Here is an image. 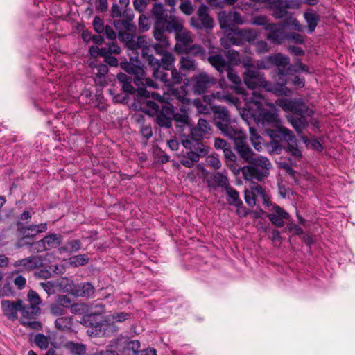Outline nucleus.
Listing matches in <instances>:
<instances>
[{"mask_svg":"<svg viewBox=\"0 0 355 355\" xmlns=\"http://www.w3.org/2000/svg\"><path fill=\"white\" fill-rule=\"evenodd\" d=\"M217 126L225 136L234 141L237 153L249 164L241 169L243 178L248 181L256 180L261 182L268 177L271 162L267 157L254 154L247 144L245 133L236 125L230 123H217Z\"/></svg>","mask_w":355,"mask_h":355,"instance_id":"obj_1","label":"nucleus"},{"mask_svg":"<svg viewBox=\"0 0 355 355\" xmlns=\"http://www.w3.org/2000/svg\"><path fill=\"white\" fill-rule=\"evenodd\" d=\"M243 79L245 85L252 91L245 92V89L239 86H235L233 89L237 94H243L248 110H260L265 103V98L258 92L254 91L255 88L262 87L269 92L277 91L270 83L266 81L263 74L257 70L248 69L243 75Z\"/></svg>","mask_w":355,"mask_h":355,"instance_id":"obj_2","label":"nucleus"},{"mask_svg":"<svg viewBox=\"0 0 355 355\" xmlns=\"http://www.w3.org/2000/svg\"><path fill=\"white\" fill-rule=\"evenodd\" d=\"M130 62H121V67L128 73L135 76L134 83L139 87L137 89V95L145 98H148L150 96H152L153 98L156 99L159 102H165L166 98L164 96H162L157 92H150L146 90V88L139 87L141 85L155 88L157 87V84L150 78H146L144 69L140 66L141 63L137 58L134 59L132 56H130Z\"/></svg>","mask_w":355,"mask_h":355,"instance_id":"obj_3","label":"nucleus"},{"mask_svg":"<svg viewBox=\"0 0 355 355\" xmlns=\"http://www.w3.org/2000/svg\"><path fill=\"white\" fill-rule=\"evenodd\" d=\"M263 105H266L272 108H275L273 103H268L265 100V103ZM250 111V115L254 116L256 112L260 111L258 117H257V123H261L263 125H272L275 128V129H266V132L267 135L270 137L269 132L272 131L275 133H279V130L281 129L280 128H285L279 118L278 114L277 113V110L274 109V110H249Z\"/></svg>","mask_w":355,"mask_h":355,"instance_id":"obj_4","label":"nucleus"},{"mask_svg":"<svg viewBox=\"0 0 355 355\" xmlns=\"http://www.w3.org/2000/svg\"><path fill=\"white\" fill-rule=\"evenodd\" d=\"M19 313L21 317L19 319L21 325L27 329L39 331L42 328L40 322L35 320L36 317L40 313V309L36 308L28 304H24L21 300V307L20 308Z\"/></svg>","mask_w":355,"mask_h":355,"instance_id":"obj_5","label":"nucleus"},{"mask_svg":"<svg viewBox=\"0 0 355 355\" xmlns=\"http://www.w3.org/2000/svg\"><path fill=\"white\" fill-rule=\"evenodd\" d=\"M162 10L158 5H153L152 8V15L155 19L153 26V36L154 38L163 45L168 46V37L166 34L167 31L166 26L164 24V14L162 12Z\"/></svg>","mask_w":355,"mask_h":355,"instance_id":"obj_6","label":"nucleus"},{"mask_svg":"<svg viewBox=\"0 0 355 355\" xmlns=\"http://www.w3.org/2000/svg\"><path fill=\"white\" fill-rule=\"evenodd\" d=\"M217 82L216 78L205 71L200 72L191 78L192 89L196 94L205 93L207 89L215 85Z\"/></svg>","mask_w":355,"mask_h":355,"instance_id":"obj_7","label":"nucleus"},{"mask_svg":"<svg viewBox=\"0 0 355 355\" xmlns=\"http://www.w3.org/2000/svg\"><path fill=\"white\" fill-rule=\"evenodd\" d=\"M182 143L185 148L189 150L184 157L195 163L199 161L200 157L205 156L208 153L209 148L196 139L186 138L182 139Z\"/></svg>","mask_w":355,"mask_h":355,"instance_id":"obj_8","label":"nucleus"},{"mask_svg":"<svg viewBox=\"0 0 355 355\" xmlns=\"http://www.w3.org/2000/svg\"><path fill=\"white\" fill-rule=\"evenodd\" d=\"M277 105L282 108L285 112H291L299 116L302 114L313 115V110L309 108L305 103L300 100H289L287 98H279L275 101Z\"/></svg>","mask_w":355,"mask_h":355,"instance_id":"obj_9","label":"nucleus"},{"mask_svg":"<svg viewBox=\"0 0 355 355\" xmlns=\"http://www.w3.org/2000/svg\"><path fill=\"white\" fill-rule=\"evenodd\" d=\"M279 133H275L270 131V137L272 139H284L287 142V151L291 155L297 157H302L301 150L298 148L297 142L295 136L293 134L292 131L287 128H280Z\"/></svg>","mask_w":355,"mask_h":355,"instance_id":"obj_10","label":"nucleus"},{"mask_svg":"<svg viewBox=\"0 0 355 355\" xmlns=\"http://www.w3.org/2000/svg\"><path fill=\"white\" fill-rule=\"evenodd\" d=\"M218 21L222 29L229 28L233 25H242L245 19L241 15L236 11H220L218 13Z\"/></svg>","mask_w":355,"mask_h":355,"instance_id":"obj_11","label":"nucleus"},{"mask_svg":"<svg viewBox=\"0 0 355 355\" xmlns=\"http://www.w3.org/2000/svg\"><path fill=\"white\" fill-rule=\"evenodd\" d=\"M198 17H191L190 19L191 25L197 29L211 28H213V19L208 13V8L204 5L199 7Z\"/></svg>","mask_w":355,"mask_h":355,"instance_id":"obj_12","label":"nucleus"},{"mask_svg":"<svg viewBox=\"0 0 355 355\" xmlns=\"http://www.w3.org/2000/svg\"><path fill=\"white\" fill-rule=\"evenodd\" d=\"M21 307V299L15 300H3L1 302V308L3 315L11 321H15L19 319L18 313H19Z\"/></svg>","mask_w":355,"mask_h":355,"instance_id":"obj_13","label":"nucleus"},{"mask_svg":"<svg viewBox=\"0 0 355 355\" xmlns=\"http://www.w3.org/2000/svg\"><path fill=\"white\" fill-rule=\"evenodd\" d=\"M129 45H130V50L132 52H137V51L140 50L142 57L146 58L148 62V64H150V57L154 58V56L150 54L152 44L146 36L141 35L137 37L136 40L134 42H130Z\"/></svg>","mask_w":355,"mask_h":355,"instance_id":"obj_14","label":"nucleus"},{"mask_svg":"<svg viewBox=\"0 0 355 355\" xmlns=\"http://www.w3.org/2000/svg\"><path fill=\"white\" fill-rule=\"evenodd\" d=\"M62 236L60 234H50L42 239L34 243L37 252H43L55 248L62 243Z\"/></svg>","mask_w":355,"mask_h":355,"instance_id":"obj_15","label":"nucleus"},{"mask_svg":"<svg viewBox=\"0 0 355 355\" xmlns=\"http://www.w3.org/2000/svg\"><path fill=\"white\" fill-rule=\"evenodd\" d=\"M154 5H158L161 7L164 15V24L166 26L167 32L174 31L175 33L178 31H182L184 28V20L179 17L175 15H168L163 5L161 3H155Z\"/></svg>","mask_w":355,"mask_h":355,"instance_id":"obj_16","label":"nucleus"},{"mask_svg":"<svg viewBox=\"0 0 355 355\" xmlns=\"http://www.w3.org/2000/svg\"><path fill=\"white\" fill-rule=\"evenodd\" d=\"M211 126L210 123L203 119H200L196 127L191 129V137L188 139H196L198 141L211 134Z\"/></svg>","mask_w":355,"mask_h":355,"instance_id":"obj_17","label":"nucleus"},{"mask_svg":"<svg viewBox=\"0 0 355 355\" xmlns=\"http://www.w3.org/2000/svg\"><path fill=\"white\" fill-rule=\"evenodd\" d=\"M289 217L290 214L277 205L272 206V212L268 214V219L277 227H283L285 225L284 220Z\"/></svg>","mask_w":355,"mask_h":355,"instance_id":"obj_18","label":"nucleus"},{"mask_svg":"<svg viewBox=\"0 0 355 355\" xmlns=\"http://www.w3.org/2000/svg\"><path fill=\"white\" fill-rule=\"evenodd\" d=\"M268 33L266 38L275 44H281L284 39V27L280 24L270 23L267 27H265Z\"/></svg>","mask_w":355,"mask_h":355,"instance_id":"obj_19","label":"nucleus"},{"mask_svg":"<svg viewBox=\"0 0 355 355\" xmlns=\"http://www.w3.org/2000/svg\"><path fill=\"white\" fill-rule=\"evenodd\" d=\"M149 65L153 69V76L155 79L159 80L166 87H171V84L167 83L168 80H171L170 75L160 69L159 60L158 59H156L155 58L150 57Z\"/></svg>","mask_w":355,"mask_h":355,"instance_id":"obj_20","label":"nucleus"},{"mask_svg":"<svg viewBox=\"0 0 355 355\" xmlns=\"http://www.w3.org/2000/svg\"><path fill=\"white\" fill-rule=\"evenodd\" d=\"M173 108L170 105H164L157 112L156 116L157 123L164 128H170L172 125Z\"/></svg>","mask_w":355,"mask_h":355,"instance_id":"obj_21","label":"nucleus"},{"mask_svg":"<svg viewBox=\"0 0 355 355\" xmlns=\"http://www.w3.org/2000/svg\"><path fill=\"white\" fill-rule=\"evenodd\" d=\"M313 115L302 114L297 116H288V121L291 123L293 128L298 133L301 132L309 124V119Z\"/></svg>","mask_w":355,"mask_h":355,"instance_id":"obj_22","label":"nucleus"},{"mask_svg":"<svg viewBox=\"0 0 355 355\" xmlns=\"http://www.w3.org/2000/svg\"><path fill=\"white\" fill-rule=\"evenodd\" d=\"M47 230L46 223L32 225L19 228L20 234L24 238H33L39 233L44 232Z\"/></svg>","mask_w":355,"mask_h":355,"instance_id":"obj_23","label":"nucleus"},{"mask_svg":"<svg viewBox=\"0 0 355 355\" xmlns=\"http://www.w3.org/2000/svg\"><path fill=\"white\" fill-rule=\"evenodd\" d=\"M42 264V260L39 257L32 256L15 261L13 266L15 268H22L29 270L39 267Z\"/></svg>","mask_w":355,"mask_h":355,"instance_id":"obj_24","label":"nucleus"},{"mask_svg":"<svg viewBox=\"0 0 355 355\" xmlns=\"http://www.w3.org/2000/svg\"><path fill=\"white\" fill-rule=\"evenodd\" d=\"M209 187H223L226 189L229 187V180L227 175L216 173L214 174L208 182Z\"/></svg>","mask_w":355,"mask_h":355,"instance_id":"obj_25","label":"nucleus"},{"mask_svg":"<svg viewBox=\"0 0 355 355\" xmlns=\"http://www.w3.org/2000/svg\"><path fill=\"white\" fill-rule=\"evenodd\" d=\"M73 292L77 296L89 297L94 293V288L90 283L84 282L77 285L75 287Z\"/></svg>","mask_w":355,"mask_h":355,"instance_id":"obj_26","label":"nucleus"},{"mask_svg":"<svg viewBox=\"0 0 355 355\" xmlns=\"http://www.w3.org/2000/svg\"><path fill=\"white\" fill-rule=\"evenodd\" d=\"M209 62L220 73H222L227 68V64L223 55H210L208 58Z\"/></svg>","mask_w":355,"mask_h":355,"instance_id":"obj_27","label":"nucleus"},{"mask_svg":"<svg viewBox=\"0 0 355 355\" xmlns=\"http://www.w3.org/2000/svg\"><path fill=\"white\" fill-rule=\"evenodd\" d=\"M304 17L308 26L309 33H313L318 26L319 16L312 10H308L304 12Z\"/></svg>","mask_w":355,"mask_h":355,"instance_id":"obj_28","label":"nucleus"},{"mask_svg":"<svg viewBox=\"0 0 355 355\" xmlns=\"http://www.w3.org/2000/svg\"><path fill=\"white\" fill-rule=\"evenodd\" d=\"M64 347L71 355H85L86 353V347L82 343L71 341L66 343Z\"/></svg>","mask_w":355,"mask_h":355,"instance_id":"obj_29","label":"nucleus"},{"mask_svg":"<svg viewBox=\"0 0 355 355\" xmlns=\"http://www.w3.org/2000/svg\"><path fill=\"white\" fill-rule=\"evenodd\" d=\"M175 40L183 46H189L193 42L192 34L190 31L184 30L178 31L175 33Z\"/></svg>","mask_w":355,"mask_h":355,"instance_id":"obj_30","label":"nucleus"},{"mask_svg":"<svg viewBox=\"0 0 355 355\" xmlns=\"http://www.w3.org/2000/svg\"><path fill=\"white\" fill-rule=\"evenodd\" d=\"M235 33L236 35L242 39V40H244L249 42L254 40L257 36L256 31L250 28H236Z\"/></svg>","mask_w":355,"mask_h":355,"instance_id":"obj_31","label":"nucleus"},{"mask_svg":"<svg viewBox=\"0 0 355 355\" xmlns=\"http://www.w3.org/2000/svg\"><path fill=\"white\" fill-rule=\"evenodd\" d=\"M212 112L218 116V118L221 120L218 123H230V115L228 110L223 106H211Z\"/></svg>","mask_w":355,"mask_h":355,"instance_id":"obj_32","label":"nucleus"},{"mask_svg":"<svg viewBox=\"0 0 355 355\" xmlns=\"http://www.w3.org/2000/svg\"><path fill=\"white\" fill-rule=\"evenodd\" d=\"M196 69L195 60L189 56H182L180 60V70L191 71Z\"/></svg>","mask_w":355,"mask_h":355,"instance_id":"obj_33","label":"nucleus"},{"mask_svg":"<svg viewBox=\"0 0 355 355\" xmlns=\"http://www.w3.org/2000/svg\"><path fill=\"white\" fill-rule=\"evenodd\" d=\"M225 191L227 196V200L229 204L236 207L241 204V200L239 199V194L234 188L229 186Z\"/></svg>","mask_w":355,"mask_h":355,"instance_id":"obj_34","label":"nucleus"},{"mask_svg":"<svg viewBox=\"0 0 355 355\" xmlns=\"http://www.w3.org/2000/svg\"><path fill=\"white\" fill-rule=\"evenodd\" d=\"M119 81L122 84V89L126 93L132 94L135 89L131 85V78L123 73H119L117 75Z\"/></svg>","mask_w":355,"mask_h":355,"instance_id":"obj_35","label":"nucleus"},{"mask_svg":"<svg viewBox=\"0 0 355 355\" xmlns=\"http://www.w3.org/2000/svg\"><path fill=\"white\" fill-rule=\"evenodd\" d=\"M269 60L272 61V64L282 67H287L290 63L289 58L282 53H277L274 55L269 56Z\"/></svg>","mask_w":355,"mask_h":355,"instance_id":"obj_36","label":"nucleus"},{"mask_svg":"<svg viewBox=\"0 0 355 355\" xmlns=\"http://www.w3.org/2000/svg\"><path fill=\"white\" fill-rule=\"evenodd\" d=\"M249 132L250 135V141L252 143V145L254 146V148L260 151L262 149V144H261V140L262 138L260 135H258L256 130L254 128L250 127L249 128Z\"/></svg>","mask_w":355,"mask_h":355,"instance_id":"obj_37","label":"nucleus"},{"mask_svg":"<svg viewBox=\"0 0 355 355\" xmlns=\"http://www.w3.org/2000/svg\"><path fill=\"white\" fill-rule=\"evenodd\" d=\"M71 318L69 317H60L55 322L56 328L61 331H66L71 329Z\"/></svg>","mask_w":355,"mask_h":355,"instance_id":"obj_38","label":"nucleus"},{"mask_svg":"<svg viewBox=\"0 0 355 355\" xmlns=\"http://www.w3.org/2000/svg\"><path fill=\"white\" fill-rule=\"evenodd\" d=\"M81 248V243L78 240H71L68 241L60 250L73 253L78 251Z\"/></svg>","mask_w":355,"mask_h":355,"instance_id":"obj_39","label":"nucleus"},{"mask_svg":"<svg viewBox=\"0 0 355 355\" xmlns=\"http://www.w3.org/2000/svg\"><path fill=\"white\" fill-rule=\"evenodd\" d=\"M172 119L176 123V125L180 128L184 127L189 124V116L187 113H176L173 112Z\"/></svg>","mask_w":355,"mask_h":355,"instance_id":"obj_40","label":"nucleus"},{"mask_svg":"<svg viewBox=\"0 0 355 355\" xmlns=\"http://www.w3.org/2000/svg\"><path fill=\"white\" fill-rule=\"evenodd\" d=\"M175 62L173 55L169 52L164 53L160 64H162L164 70H171Z\"/></svg>","mask_w":355,"mask_h":355,"instance_id":"obj_41","label":"nucleus"},{"mask_svg":"<svg viewBox=\"0 0 355 355\" xmlns=\"http://www.w3.org/2000/svg\"><path fill=\"white\" fill-rule=\"evenodd\" d=\"M275 5L290 9H299L301 7V3L297 0H277Z\"/></svg>","mask_w":355,"mask_h":355,"instance_id":"obj_42","label":"nucleus"},{"mask_svg":"<svg viewBox=\"0 0 355 355\" xmlns=\"http://www.w3.org/2000/svg\"><path fill=\"white\" fill-rule=\"evenodd\" d=\"M89 258L85 254H78L69 259V264L73 267L85 265L88 263Z\"/></svg>","mask_w":355,"mask_h":355,"instance_id":"obj_43","label":"nucleus"},{"mask_svg":"<svg viewBox=\"0 0 355 355\" xmlns=\"http://www.w3.org/2000/svg\"><path fill=\"white\" fill-rule=\"evenodd\" d=\"M144 103L146 104V105L148 107V109H150L151 110L150 111V110H146V108L144 107H143L141 105L139 106L136 103H134L133 106H135V109L144 110V112L148 113L149 114H153L155 112H158L159 106L155 102H153L152 101H150V100H146Z\"/></svg>","mask_w":355,"mask_h":355,"instance_id":"obj_44","label":"nucleus"},{"mask_svg":"<svg viewBox=\"0 0 355 355\" xmlns=\"http://www.w3.org/2000/svg\"><path fill=\"white\" fill-rule=\"evenodd\" d=\"M225 55L231 64L237 65L241 63L240 55L236 51L232 49L227 50Z\"/></svg>","mask_w":355,"mask_h":355,"instance_id":"obj_45","label":"nucleus"},{"mask_svg":"<svg viewBox=\"0 0 355 355\" xmlns=\"http://www.w3.org/2000/svg\"><path fill=\"white\" fill-rule=\"evenodd\" d=\"M28 304L40 308L39 305L41 304L42 300L39 295L33 290H30L27 294Z\"/></svg>","mask_w":355,"mask_h":355,"instance_id":"obj_46","label":"nucleus"},{"mask_svg":"<svg viewBox=\"0 0 355 355\" xmlns=\"http://www.w3.org/2000/svg\"><path fill=\"white\" fill-rule=\"evenodd\" d=\"M170 80H168L167 83L171 84V87L175 85L180 84L182 80V76L180 73V71H178L175 68L171 69Z\"/></svg>","mask_w":355,"mask_h":355,"instance_id":"obj_47","label":"nucleus"},{"mask_svg":"<svg viewBox=\"0 0 355 355\" xmlns=\"http://www.w3.org/2000/svg\"><path fill=\"white\" fill-rule=\"evenodd\" d=\"M130 318V314L124 312L117 313L108 316L107 321L110 322H121Z\"/></svg>","mask_w":355,"mask_h":355,"instance_id":"obj_48","label":"nucleus"},{"mask_svg":"<svg viewBox=\"0 0 355 355\" xmlns=\"http://www.w3.org/2000/svg\"><path fill=\"white\" fill-rule=\"evenodd\" d=\"M223 102H225L226 103H227L230 105L234 106L237 109L239 108L240 101H239V98H237L236 96H234L233 94H232L227 92H225V93Z\"/></svg>","mask_w":355,"mask_h":355,"instance_id":"obj_49","label":"nucleus"},{"mask_svg":"<svg viewBox=\"0 0 355 355\" xmlns=\"http://www.w3.org/2000/svg\"><path fill=\"white\" fill-rule=\"evenodd\" d=\"M277 0H269V2L272 3V6L274 7V12H273V16L275 18L280 19L284 17H285L287 14V12L286 10V8H284L282 6H277L275 5Z\"/></svg>","mask_w":355,"mask_h":355,"instance_id":"obj_50","label":"nucleus"},{"mask_svg":"<svg viewBox=\"0 0 355 355\" xmlns=\"http://www.w3.org/2000/svg\"><path fill=\"white\" fill-rule=\"evenodd\" d=\"M35 344L42 349H46L49 345V339L44 334H39L35 336Z\"/></svg>","mask_w":355,"mask_h":355,"instance_id":"obj_51","label":"nucleus"},{"mask_svg":"<svg viewBox=\"0 0 355 355\" xmlns=\"http://www.w3.org/2000/svg\"><path fill=\"white\" fill-rule=\"evenodd\" d=\"M191 104L197 109V111L199 114H208L209 112V109L207 105H205L199 98L194 99Z\"/></svg>","mask_w":355,"mask_h":355,"instance_id":"obj_52","label":"nucleus"},{"mask_svg":"<svg viewBox=\"0 0 355 355\" xmlns=\"http://www.w3.org/2000/svg\"><path fill=\"white\" fill-rule=\"evenodd\" d=\"M251 24L257 26H262L264 28L267 27L270 23L268 22V19L266 16L259 15L254 16L251 19Z\"/></svg>","mask_w":355,"mask_h":355,"instance_id":"obj_53","label":"nucleus"},{"mask_svg":"<svg viewBox=\"0 0 355 355\" xmlns=\"http://www.w3.org/2000/svg\"><path fill=\"white\" fill-rule=\"evenodd\" d=\"M87 310V306L83 303H76L71 304L70 311L74 314H83Z\"/></svg>","mask_w":355,"mask_h":355,"instance_id":"obj_54","label":"nucleus"},{"mask_svg":"<svg viewBox=\"0 0 355 355\" xmlns=\"http://www.w3.org/2000/svg\"><path fill=\"white\" fill-rule=\"evenodd\" d=\"M180 10L187 15H190L193 12L191 3L189 1H182L180 5Z\"/></svg>","mask_w":355,"mask_h":355,"instance_id":"obj_55","label":"nucleus"},{"mask_svg":"<svg viewBox=\"0 0 355 355\" xmlns=\"http://www.w3.org/2000/svg\"><path fill=\"white\" fill-rule=\"evenodd\" d=\"M139 28L141 31L145 32L150 28V22L148 18L141 15L139 19Z\"/></svg>","mask_w":355,"mask_h":355,"instance_id":"obj_56","label":"nucleus"},{"mask_svg":"<svg viewBox=\"0 0 355 355\" xmlns=\"http://www.w3.org/2000/svg\"><path fill=\"white\" fill-rule=\"evenodd\" d=\"M287 24L295 31L302 32L304 30V26L302 25L296 18H290Z\"/></svg>","mask_w":355,"mask_h":355,"instance_id":"obj_57","label":"nucleus"},{"mask_svg":"<svg viewBox=\"0 0 355 355\" xmlns=\"http://www.w3.org/2000/svg\"><path fill=\"white\" fill-rule=\"evenodd\" d=\"M255 50L259 53H264L269 51V47L266 42L263 40L257 41L255 44Z\"/></svg>","mask_w":355,"mask_h":355,"instance_id":"obj_58","label":"nucleus"},{"mask_svg":"<svg viewBox=\"0 0 355 355\" xmlns=\"http://www.w3.org/2000/svg\"><path fill=\"white\" fill-rule=\"evenodd\" d=\"M119 37L121 41L126 43V46L130 50V45H129V43L134 42L135 40L133 39V35L128 33L119 32Z\"/></svg>","mask_w":355,"mask_h":355,"instance_id":"obj_59","label":"nucleus"},{"mask_svg":"<svg viewBox=\"0 0 355 355\" xmlns=\"http://www.w3.org/2000/svg\"><path fill=\"white\" fill-rule=\"evenodd\" d=\"M245 200L250 207H254L256 205V197L251 190H246L245 191Z\"/></svg>","mask_w":355,"mask_h":355,"instance_id":"obj_60","label":"nucleus"},{"mask_svg":"<svg viewBox=\"0 0 355 355\" xmlns=\"http://www.w3.org/2000/svg\"><path fill=\"white\" fill-rule=\"evenodd\" d=\"M13 295L10 283H6L0 288V297H9Z\"/></svg>","mask_w":355,"mask_h":355,"instance_id":"obj_61","label":"nucleus"},{"mask_svg":"<svg viewBox=\"0 0 355 355\" xmlns=\"http://www.w3.org/2000/svg\"><path fill=\"white\" fill-rule=\"evenodd\" d=\"M287 39L293 41L297 44H302L304 40V37L301 34L297 33H291L286 35Z\"/></svg>","mask_w":355,"mask_h":355,"instance_id":"obj_62","label":"nucleus"},{"mask_svg":"<svg viewBox=\"0 0 355 355\" xmlns=\"http://www.w3.org/2000/svg\"><path fill=\"white\" fill-rule=\"evenodd\" d=\"M93 26L94 30L101 33L104 31V26L102 19L98 17H95L93 20Z\"/></svg>","mask_w":355,"mask_h":355,"instance_id":"obj_63","label":"nucleus"},{"mask_svg":"<svg viewBox=\"0 0 355 355\" xmlns=\"http://www.w3.org/2000/svg\"><path fill=\"white\" fill-rule=\"evenodd\" d=\"M13 282L19 290H22L26 286V279L22 275H18L15 278Z\"/></svg>","mask_w":355,"mask_h":355,"instance_id":"obj_64","label":"nucleus"}]
</instances>
